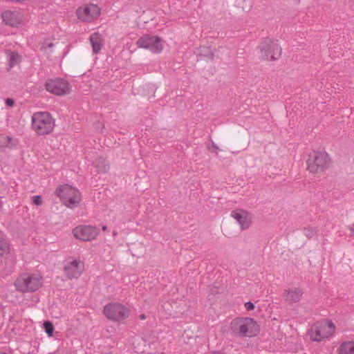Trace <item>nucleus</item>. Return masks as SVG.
Instances as JSON below:
<instances>
[{"label": "nucleus", "mask_w": 354, "mask_h": 354, "mask_svg": "<svg viewBox=\"0 0 354 354\" xmlns=\"http://www.w3.org/2000/svg\"><path fill=\"white\" fill-rule=\"evenodd\" d=\"M336 326L331 320L322 319L315 322L309 331V336L313 342L329 339L335 333Z\"/></svg>", "instance_id": "obj_1"}, {"label": "nucleus", "mask_w": 354, "mask_h": 354, "mask_svg": "<svg viewBox=\"0 0 354 354\" xmlns=\"http://www.w3.org/2000/svg\"><path fill=\"white\" fill-rule=\"evenodd\" d=\"M55 125V120L48 112H36L32 116V127L38 135L49 134Z\"/></svg>", "instance_id": "obj_2"}, {"label": "nucleus", "mask_w": 354, "mask_h": 354, "mask_svg": "<svg viewBox=\"0 0 354 354\" xmlns=\"http://www.w3.org/2000/svg\"><path fill=\"white\" fill-rule=\"evenodd\" d=\"M55 194L63 203L69 208L77 207L82 201V195L79 189L67 184L58 187L56 189Z\"/></svg>", "instance_id": "obj_3"}, {"label": "nucleus", "mask_w": 354, "mask_h": 354, "mask_svg": "<svg viewBox=\"0 0 354 354\" xmlns=\"http://www.w3.org/2000/svg\"><path fill=\"white\" fill-rule=\"evenodd\" d=\"M232 329L241 337H254L259 333L257 323L250 317L236 318L231 324Z\"/></svg>", "instance_id": "obj_4"}, {"label": "nucleus", "mask_w": 354, "mask_h": 354, "mask_svg": "<svg viewBox=\"0 0 354 354\" xmlns=\"http://www.w3.org/2000/svg\"><path fill=\"white\" fill-rule=\"evenodd\" d=\"M16 288L21 292H32L42 285V277L38 274H22L15 281Z\"/></svg>", "instance_id": "obj_5"}, {"label": "nucleus", "mask_w": 354, "mask_h": 354, "mask_svg": "<svg viewBox=\"0 0 354 354\" xmlns=\"http://www.w3.org/2000/svg\"><path fill=\"white\" fill-rule=\"evenodd\" d=\"M260 56L265 60H277L281 55L282 50L277 41L270 39H263L258 46Z\"/></svg>", "instance_id": "obj_6"}, {"label": "nucleus", "mask_w": 354, "mask_h": 354, "mask_svg": "<svg viewBox=\"0 0 354 354\" xmlns=\"http://www.w3.org/2000/svg\"><path fill=\"white\" fill-rule=\"evenodd\" d=\"M330 158L325 151H313L307 160L308 170L313 174L324 171L328 167Z\"/></svg>", "instance_id": "obj_7"}, {"label": "nucleus", "mask_w": 354, "mask_h": 354, "mask_svg": "<svg viewBox=\"0 0 354 354\" xmlns=\"http://www.w3.org/2000/svg\"><path fill=\"white\" fill-rule=\"evenodd\" d=\"M44 87L46 91L57 96L69 94L72 91L71 84L66 80L60 77L48 79Z\"/></svg>", "instance_id": "obj_8"}, {"label": "nucleus", "mask_w": 354, "mask_h": 354, "mask_svg": "<svg viewBox=\"0 0 354 354\" xmlns=\"http://www.w3.org/2000/svg\"><path fill=\"white\" fill-rule=\"evenodd\" d=\"M104 315L107 319L120 322L127 319L129 315V310L122 304L109 303L104 307Z\"/></svg>", "instance_id": "obj_9"}, {"label": "nucleus", "mask_w": 354, "mask_h": 354, "mask_svg": "<svg viewBox=\"0 0 354 354\" xmlns=\"http://www.w3.org/2000/svg\"><path fill=\"white\" fill-rule=\"evenodd\" d=\"M140 48L149 50L152 53H160L163 49V41L158 36L144 35L136 41Z\"/></svg>", "instance_id": "obj_10"}, {"label": "nucleus", "mask_w": 354, "mask_h": 354, "mask_svg": "<svg viewBox=\"0 0 354 354\" xmlns=\"http://www.w3.org/2000/svg\"><path fill=\"white\" fill-rule=\"evenodd\" d=\"M72 233L77 239L82 241H91L97 237L100 231L95 226L79 225L73 228Z\"/></svg>", "instance_id": "obj_11"}, {"label": "nucleus", "mask_w": 354, "mask_h": 354, "mask_svg": "<svg viewBox=\"0 0 354 354\" xmlns=\"http://www.w3.org/2000/svg\"><path fill=\"white\" fill-rule=\"evenodd\" d=\"M100 12L101 10L97 5L90 3L79 7L76 13L81 21L91 22L100 16Z\"/></svg>", "instance_id": "obj_12"}, {"label": "nucleus", "mask_w": 354, "mask_h": 354, "mask_svg": "<svg viewBox=\"0 0 354 354\" xmlns=\"http://www.w3.org/2000/svg\"><path fill=\"white\" fill-rule=\"evenodd\" d=\"M84 270V262L77 259L68 260L64 266V275L68 279H78Z\"/></svg>", "instance_id": "obj_13"}, {"label": "nucleus", "mask_w": 354, "mask_h": 354, "mask_svg": "<svg viewBox=\"0 0 354 354\" xmlns=\"http://www.w3.org/2000/svg\"><path fill=\"white\" fill-rule=\"evenodd\" d=\"M231 216L240 225L242 230L247 229L250 227L251 220L248 212L242 209L234 210L231 212Z\"/></svg>", "instance_id": "obj_14"}, {"label": "nucleus", "mask_w": 354, "mask_h": 354, "mask_svg": "<svg viewBox=\"0 0 354 354\" xmlns=\"http://www.w3.org/2000/svg\"><path fill=\"white\" fill-rule=\"evenodd\" d=\"M3 22L10 26L17 27L21 24V16L17 11H4L1 15Z\"/></svg>", "instance_id": "obj_15"}, {"label": "nucleus", "mask_w": 354, "mask_h": 354, "mask_svg": "<svg viewBox=\"0 0 354 354\" xmlns=\"http://www.w3.org/2000/svg\"><path fill=\"white\" fill-rule=\"evenodd\" d=\"M302 294L303 292L300 288H292L288 290H285L283 297L286 301L289 303H296L299 301Z\"/></svg>", "instance_id": "obj_16"}, {"label": "nucleus", "mask_w": 354, "mask_h": 354, "mask_svg": "<svg viewBox=\"0 0 354 354\" xmlns=\"http://www.w3.org/2000/svg\"><path fill=\"white\" fill-rule=\"evenodd\" d=\"M89 40L92 46L93 53L97 54L102 47V39L99 32H94L91 35Z\"/></svg>", "instance_id": "obj_17"}, {"label": "nucleus", "mask_w": 354, "mask_h": 354, "mask_svg": "<svg viewBox=\"0 0 354 354\" xmlns=\"http://www.w3.org/2000/svg\"><path fill=\"white\" fill-rule=\"evenodd\" d=\"M7 61L8 63L9 68H12L17 65L21 62V56L16 51H12L10 50H6L5 51Z\"/></svg>", "instance_id": "obj_18"}, {"label": "nucleus", "mask_w": 354, "mask_h": 354, "mask_svg": "<svg viewBox=\"0 0 354 354\" xmlns=\"http://www.w3.org/2000/svg\"><path fill=\"white\" fill-rule=\"evenodd\" d=\"M10 252V245L6 237L3 234H0V256H3L9 254Z\"/></svg>", "instance_id": "obj_19"}, {"label": "nucleus", "mask_w": 354, "mask_h": 354, "mask_svg": "<svg viewBox=\"0 0 354 354\" xmlns=\"http://www.w3.org/2000/svg\"><path fill=\"white\" fill-rule=\"evenodd\" d=\"M339 354H354V342H342L338 348Z\"/></svg>", "instance_id": "obj_20"}, {"label": "nucleus", "mask_w": 354, "mask_h": 354, "mask_svg": "<svg viewBox=\"0 0 354 354\" xmlns=\"http://www.w3.org/2000/svg\"><path fill=\"white\" fill-rule=\"evenodd\" d=\"M94 165L100 173H106L109 169L108 161L105 158L101 157L95 160Z\"/></svg>", "instance_id": "obj_21"}, {"label": "nucleus", "mask_w": 354, "mask_h": 354, "mask_svg": "<svg viewBox=\"0 0 354 354\" xmlns=\"http://www.w3.org/2000/svg\"><path fill=\"white\" fill-rule=\"evenodd\" d=\"M44 328L45 330V332L48 334L49 337L53 336L55 328L53 324L50 322H45L44 323Z\"/></svg>", "instance_id": "obj_22"}, {"label": "nucleus", "mask_w": 354, "mask_h": 354, "mask_svg": "<svg viewBox=\"0 0 354 354\" xmlns=\"http://www.w3.org/2000/svg\"><path fill=\"white\" fill-rule=\"evenodd\" d=\"M304 234L310 239L315 234V231L310 227H304L303 229Z\"/></svg>", "instance_id": "obj_23"}, {"label": "nucleus", "mask_w": 354, "mask_h": 354, "mask_svg": "<svg viewBox=\"0 0 354 354\" xmlns=\"http://www.w3.org/2000/svg\"><path fill=\"white\" fill-rule=\"evenodd\" d=\"M32 201H33L34 204H35L37 205H40L42 203L41 198L39 196H34L32 197Z\"/></svg>", "instance_id": "obj_24"}, {"label": "nucleus", "mask_w": 354, "mask_h": 354, "mask_svg": "<svg viewBox=\"0 0 354 354\" xmlns=\"http://www.w3.org/2000/svg\"><path fill=\"white\" fill-rule=\"evenodd\" d=\"M245 307L247 310H252L254 308V305L251 301H248L245 304Z\"/></svg>", "instance_id": "obj_25"}, {"label": "nucleus", "mask_w": 354, "mask_h": 354, "mask_svg": "<svg viewBox=\"0 0 354 354\" xmlns=\"http://www.w3.org/2000/svg\"><path fill=\"white\" fill-rule=\"evenodd\" d=\"M5 102H6V106H10V107L12 106L15 104L14 100L11 98H7Z\"/></svg>", "instance_id": "obj_26"}, {"label": "nucleus", "mask_w": 354, "mask_h": 354, "mask_svg": "<svg viewBox=\"0 0 354 354\" xmlns=\"http://www.w3.org/2000/svg\"><path fill=\"white\" fill-rule=\"evenodd\" d=\"M0 139L6 140L8 141V142H10L12 140V138H10V136H1Z\"/></svg>", "instance_id": "obj_27"}, {"label": "nucleus", "mask_w": 354, "mask_h": 354, "mask_svg": "<svg viewBox=\"0 0 354 354\" xmlns=\"http://www.w3.org/2000/svg\"><path fill=\"white\" fill-rule=\"evenodd\" d=\"M349 230L351 231V235L354 236V223L352 224V225L349 227Z\"/></svg>", "instance_id": "obj_28"}, {"label": "nucleus", "mask_w": 354, "mask_h": 354, "mask_svg": "<svg viewBox=\"0 0 354 354\" xmlns=\"http://www.w3.org/2000/svg\"><path fill=\"white\" fill-rule=\"evenodd\" d=\"M140 318L141 319L144 320V319H146V317H145V315H141L140 316Z\"/></svg>", "instance_id": "obj_29"}, {"label": "nucleus", "mask_w": 354, "mask_h": 354, "mask_svg": "<svg viewBox=\"0 0 354 354\" xmlns=\"http://www.w3.org/2000/svg\"><path fill=\"white\" fill-rule=\"evenodd\" d=\"M102 230L103 231H106L107 230V227L106 225H103L102 227Z\"/></svg>", "instance_id": "obj_30"}]
</instances>
